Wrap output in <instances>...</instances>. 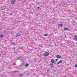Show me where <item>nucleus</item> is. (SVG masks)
<instances>
[{"instance_id":"1","label":"nucleus","mask_w":77,"mask_h":77,"mask_svg":"<svg viewBox=\"0 0 77 77\" xmlns=\"http://www.w3.org/2000/svg\"><path fill=\"white\" fill-rule=\"evenodd\" d=\"M15 0H12L11 2V3L12 5H15Z\"/></svg>"},{"instance_id":"2","label":"nucleus","mask_w":77,"mask_h":77,"mask_svg":"<svg viewBox=\"0 0 77 77\" xmlns=\"http://www.w3.org/2000/svg\"><path fill=\"white\" fill-rule=\"evenodd\" d=\"M44 54L45 56H47L48 55H49V53L48 52H46Z\"/></svg>"},{"instance_id":"3","label":"nucleus","mask_w":77,"mask_h":77,"mask_svg":"<svg viewBox=\"0 0 77 77\" xmlns=\"http://www.w3.org/2000/svg\"><path fill=\"white\" fill-rule=\"evenodd\" d=\"M56 57L57 58V59H60V58H61V56L59 55H57L56 56Z\"/></svg>"},{"instance_id":"4","label":"nucleus","mask_w":77,"mask_h":77,"mask_svg":"<svg viewBox=\"0 0 77 77\" xmlns=\"http://www.w3.org/2000/svg\"><path fill=\"white\" fill-rule=\"evenodd\" d=\"M58 26H59V27H62V26H63V25H62L61 24H58Z\"/></svg>"},{"instance_id":"5","label":"nucleus","mask_w":77,"mask_h":77,"mask_svg":"<svg viewBox=\"0 0 77 77\" xmlns=\"http://www.w3.org/2000/svg\"><path fill=\"white\" fill-rule=\"evenodd\" d=\"M64 30H68L69 29L66 27L64 28H63Z\"/></svg>"},{"instance_id":"6","label":"nucleus","mask_w":77,"mask_h":77,"mask_svg":"<svg viewBox=\"0 0 77 77\" xmlns=\"http://www.w3.org/2000/svg\"><path fill=\"white\" fill-rule=\"evenodd\" d=\"M62 62V60H60L57 63V64H59V63H61Z\"/></svg>"},{"instance_id":"7","label":"nucleus","mask_w":77,"mask_h":77,"mask_svg":"<svg viewBox=\"0 0 77 77\" xmlns=\"http://www.w3.org/2000/svg\"><path fill=\"white\" fill-rule=\"evenodd\" d=\"M29 65L28 64L26 63L25 65L24 66H26H26H29Z\"/></svg>"},{"instance_id":"8","label":"nucleus","mask_w":77,"mask_h":77,"mask_svg":"<svg viewBox=\"0 0 77 77\" xmlns=\"http://www.w3.org/2000/svg\"><path fill=\"white\" fill-rule=\"evenodd\" d=\"M51 62L52 63H54V60H51Z\"/></svg>"},{"instance_id":"9","label":"nucleus","mask_w":77,"mask_h":77,"mask_svg":"<svg viewBox=\"0 0 77 77\" xmlns=\"http://www.w3.org/2000/svg\"><path fill=\"white\" fill-rule=\"evenodd\" d=\"M44 36H48V34H44Z\"/></svg>"},{"instance_id":"10","label":"nucleus","mask_w":77,"mask_h":77,"mask_svg":"<svg viewBox=\"0 0 77 77\" xmlns=\"http://www.w3.org/2000/svg\"><path fill=\"white\" fill-rule=\"evenodd\" d=\"M2 37H3V34L0 35V38H2Z\"/></svg>"},{"instance_id":"11","label":"nucleus","mask_w":77,"mask_h":77,"mask_svg":"<svg viewBox=\"0 0 77 77\" xmlns=\"http://www.w3.org/2000/svg\"><path fill=\"white\" fill-rule=\"evenodd\" d=\"M75 39L76 41H77V36H75Z\"/></svg>"},{"instance_id":"12","label":"nucleus","mask_w":77,"mask_h":77,"mask_svg":"<svg viewBox=\"0 0 77 77\" xmlns=\"http://www.w3.org/2000/svg\"><path fill=\"white\" fill-rule=\"evenodd\" d=\"M19 35H20V34H18V35H16V37H18V36H19Z\"/></svg>"},{"instance_id":"13","label":"nucleus","mask_w":77,"mask_h":77,"mask_svg":"<svg viewBox=\"0 0 77 77\" xmlns=\"http://www.w3.org/2000/svg\"><path fill=\"white\" fill-rule=\"evenodd\" d=\"M75 67H76V68H77V64H76L75 65Z\"/></svg>"},{"instance_id":"14","label":"nucleus","mask_w":77,"mask_h":77,"mask_svg":"<svg viewBox=\"0 0 77 77\" xmlns=\"http://www.w3.org/2000/svg\"><path fill=\"white\" fill-rule=\"evenodd\" d=\"M19 75H20V76H21L22 75V74H19Z\"/></svg>"},{"instance_id":"15","label":"nucleus","mask_w":77,"mask_h":77,"mask_svg":"<svg viewBox=\"0 0 77 77\" xmlns=\"http://www.w3.org/2000/svg\"><path fill=\"white\" fill-rule=\"evenodd\" d=\"M14 72H17V71H14Z\"/></svg>"},{"instance_id":"16","label":"nucleus","mask_w":77,"mask_h":77,"mask_svg":"<svg viewBox=\"0 0 77 77\" xmlns=\"http://www.w3.org/2000/svg\"><path fill=\"white\" fill-rule=\"evenodd\" d=\"M12 45H13V44H15V43H12Z\"/></svg>"},{"instance_id":"17","label":"nucleus","mask_w":77,"mask_h":77,"mask_svg":"<svg viewBox=\"0 0 77 77\" xmlns=\"http://www.w3.org/2000/svg\"><path fill=\"white\" fill-rule=\"evenodd\" d=\"M55 60H56V61H57V60H58L57 59H56Z\"/></svg>"},{"instance_id":"18","label":"nucleus","mask_w":77,"mask_h":77,"mask_svg":"<svg viewBox=\"0 0 77 77\" xmlns=\"http://www.w3.org/2000/svg\"><path fill=\"white\" fill-rule=\"evenodd\" d=\"M24 64H23V65H22V66H24Z\"/></svg>"},{"instance_id":"19","label":"nucleus","mask_w":77,"mask_h":77,"mask_svg":"<svg viewBox=\"0 0 77 77\" xmlns=\"http://www.w3.org/2000/svg\"><path fill=\"white\" fill-rule=\"evenodd\" d=\"M37 8H39V7H38Z\"/></svg>"}]
</instances>
